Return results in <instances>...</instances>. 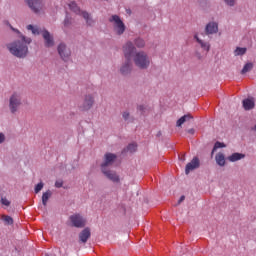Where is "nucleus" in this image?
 <instances>
[{
    "mask_svg": "<svg viewBox=\"0 0 256 256\" xmlns=\"http://www.w3.org/2000/svg\"><path fill=\"white\" fill-rule=\"evenodd\" d=\"M10 29L16 33L17 39L6 44V49H8L9 53L18 59H25L27 55H29V45L32 43V39L23 35L19 30L13 28V26L9 25Z\"/></svg>",
    "mask_w": 256,
    "mask_h": 256,
    "instance_id": "f257e3e1",
    "label": "nucleus"
},
{
    "mask_svg": "<svg viewBox=\"0 0 256 256\" xmlns=\"http://www.w3.org/2000/svg\"><path fill=\"white\" fill-rule=\"evenodd\" d=\"M117 159V155L113 153H106L104 156V162L101 164L102 173L107 177V179H110V181H113V183H119V175H117L116 172L108 170L107 168L110 167V165H113L115 160Z\"/></svg>",
    "mask_w": 256,
    "mask_h": 256,
    "instance_id": "f03ea898",
    "label": "nucleus"
},
{
    "mask_svg": "<svg viewBox=\"0 0 256 256\" xmlns=\"http://www.w3.org/2000/svg\"><path fill=\"white\" fill-rule=\"evenodd\" d=\"M21 105H23V94L19 91H14L8 99L10 113H12V115L19 113Z\"/></svg>",
    "mask_w": 256,
    "mask_h": 256,
    "instance_id": "7ed1b4c3",
    "label": "nucleus"
},
{
    "mask_svg": "<svg viewBox=\"0 0 256 256\" xmlns=\"http://www.w3.org/2000/svg\"><path fill=\"white\" fill-rule=\"evenodd\" d=\"M26 29L27 31H31L32 35H42L46 47H53V45H55V40H53V35H51L49 31L41 30L39 26H33L31 24H29L26 27Z\"/></svg>",
    "mask_w": 256,
    "mask_h": 256,
    "instance_id": "20e7f679",
    "label": "nucleus"
},
{
    "mask_svg": "<svg viewBox=\"0 0 256 256\" xmlns=\"http://www.w3.org/2000/svg\"><path fill=\"white\" fill-rule=\"evenodd\" d=\"M133 61L138 69H149L151 66V57L145 51L136 52Z\"/></svg>",
    "mask_w": 256,
    "mask_h": 256,
    "instance_id": "39448f33",
    "label": "nucleus"
},
{
    "mask_svg": "<svg viewBox=\"0 0 256 256\" xmlns=\"http://www.w3.org/2000/svg\"><path fill=\"white\" fill-rule=\"evenodd\" d=\"M109 22L111 23L116 35H123V33H125V29H127V27L119 15H112L109 18Z\"/></svg>",
    "mask_w": 256,
    "mask_h": 256,
    "instance_id": "423d86ee",
    "label": "nucleus"
},
{
    "mask_svg": "<svg viewBox=\"0 0 256 256\" xmlns=\"http://www.w3.org/2000/svg\"><path fill=\"white\" fill-rule=\"evenodd\" d=\"M68 7L71 11H73V13H76V15H80L81 17H83V19H85L87 25H89L90 27L93 26L95 24V21H93V18H91V15H89V13L82 11L79 6H77V3L75 2H70L68 4Z\"/></svg>",
    "mask_w": 256,
    "mask_h": 256,
    "instance_id": "0eeeda50",
    "label": "nucleus"
},
{
    "mask_svg": "<svg viewBox=\"0 0 256 256\" xmlns=\"http://www.w3.org/2000/svg\"><path fill=\"white\" fill-rule=\"evenodd\" d=\"M26 5H28L29 9L33 11V13H41L43 9H45V3L43 0H24Z\"/></svg>",
    "mask_w": 256,
    "mask_h": 256,
    "instance_id": "6e6552de",
    "label": "nucleus"
},
{
    "mask_svg": "<svg viewBox=\"0 0 256 256\" xmlns=\"http://www.w3.org/2000/svg\"><path fill=\"white\" fill-rule=\"evenodd\" d=\"M95 105V94H86L84 96V100L82 105L80 106V109H82V111H89L90 109L93 108V106Z\"/></svg>",
    "mask_w": 256,
    "mask_h": 256,
    "instance_id": "1a4fd4ad",
    "label": "nucleus"
},
{
    "mask_svg": "<svg viewBox=\"0 0 256 256\" xmlns=\"http://www.w3.org/2000/svg\"><path fill=\"white\" fill-rule=\"evenodd\" d=\"M72 227L81 229L87 225V220L80 214H74L69 217Z\"/></svg>",
    "mask_w": 256,
    "mask_h": 256,
    "instance_id": "9d476101",
    "label": "nucleus"
},
{
    "mask_svg": "<svg viewBox=\"0 0 256 256\" xmlns=\"http://www.w3.org/2000/svg\"><path fill=\"white\" fill-rule=\"evenodd\" d=\"M193 39H194V41H196V43H198V45L202 49V52L204 53V55H207V53H209V51H211V43L199 38V33L195 32L193 35Z\"/></svg>",
    "mask_w": 256,
    "mask_h": 256,
    "instance_id": "9b49d317",
    "label": "nucleus"
},
{
    "mask_svg": "<svg viewBox=\"0 0 256 256\" xmlns=\"http://www.w3.org/2000/svg\"><path fill=\"white\" fill-rule=\"evenodd\" d=\"M58 53L63 61H69L71 58V49L67 48L65 43H60L58 45Z\"/></svg>",
    "mask_w": 256,
    "mask_h": 256,
    "instance_id": "f8f14e48",
    "label": "nucleus"
},
{
    "mask_svg": "<svg viewBox=\"0 0 256 256\" xmlns=\"http://www.w3.org/2000/svg\"><path fill=\"white\" fill-rule=\"evenodd\" d=\"M122 51L124 53L125 59L131 60V58L133 57V53H135V45L133 44V42L128 41L123 46Z\"/></svg>",
    "mask_w": 256,
    "mask_h": 256,
    "instance_id": "ddd939ff",
    "label": "nucleus"
},
{
    "mask_svg": "<svg viewBox=\"0 0 256 256\" xmlns=\"http://www.w3.org/2000/svg\"><path fill=\"white\" fill-rule=\"evenodd\" d=\"M219 33V23L216 21H210L205 26V34L206 35H217Z\"/></svg>",
    "mask_w": 256,
    "mask_h": 256,
    "instance_id": "4468645a",
    "label": "nucleus"
},
{
    "mask_svg": "<svg viewBox=\"0 0 256 256\" xmlns=\"http://www.w3.org/2000/svg\"><path fill=\"white\" fill-rule=\"evenodd\" d=\"M131 71H133V64L130 59H126L120 67V73L125 76L130 75Z\"/></svg>",
    "mask_w": 256,
    "mask_h": 256,
    "instance_id": "2eb2a0df",
    "label": "nucleus"
},
{
    "mask_svg": "<svg viewBox=\"0 0 256 256\" xmlns=\"http://www.w3.org/2000/svg\"><path fill=\"white\" fill-rule=\"evenodd\" d=\"M200 165H201V162L199 161V159L197 157H194L191 160V162H189L186 165V168H185L186 175H189L190 171H195V169H199Z\"/></svg>",
    "mask_w": 256,
    "mask_h": 256,
    "instance_id": "dca6fc26",
    "label": "nucleus"
},
{
    "mask_svg": "<svg viewBox=\"0 0 256 256\" xmlns=\"http://www.w3.org/2000/svg\"><path fill=\"white\" fill-rule=\"evenodd\" d=\"M90 237H91V229L89 228H85L79 234V240L81 241V243H87Z\"/></svg>",
    "mask_w": 256,
    "mask_h": 256,
    "instance_id": "f3484780",
    "label": "nucleus"
},
{
    "mask_svg": "<svg viewBox=\"0 0 256 256\" xmlns=\"http://www.w3.org/2000/svg\"><path fill=\"white\" fill-rule=\"evenodd\" d=\"M245 111H251V109L255 108V99L246 98L242 102Z\"/></svg>",
    "mask_w": 256,
    "mask_h": 256,
    "instance_id": "a211bd4d",
    "label": "nucleus"
},
{
    "mask_svg": "<svg viewBox=\"0 0 256 256\" xmlns=\"http://www.w3.org/2000/svg\"><path fill=\"white\" fill-rule=\"evenodd\" d=\"M241 159H245V154L235 152L232 155L228 156V161H230V163H235L237 161H241Z\"/></svg>",
    "mask_w": 256,
    "mask_h": 256,
    "instance_id": "6ab92c4d",
    "label": "nucleus"
},
{
    "mask_svg": "<svg viewBox=\"0 0 256 256\" xmlns=\"http://www.w3.org/2000/svg\"><path fill=\"white\" fill-rule=\"evenodd\" d=\"M215 161L219 167H225V154L224 153H218L215 156Z\"/></svg>",
    "mask_w": 256,
    "mask_h": 256,
    "instance_id": "aec40b11",
    "label": "nucleus"
},
{
    "mask_svg": "<svg viewBox=\"0 0 256 256\" xmlns=\"http://www.w3.org/2000/svg\"><path fill=\"white\" fill-rule=\"evenodd\" d=\"M52 195H53V192H51V190H47L46 192L43 193L42 205H44V207H47V203H48L49 199H51Z\"/></svg>",
    "mask_w": 256,
    "mask_h": 256,
    "instance_id": "412c9836",
    "label": "nucleus"
},
{
    "mask_svg": "<svg viewBox=\"0 0 256 256\" xmlns=\"http://www.w3.org/2000/svg\"><path fill=\"white\" fill-rule=\"evenodd\" d=\"M72 23H73V20L67 14L66 18L64 20V26H63L64 31H67L68 29H71Z\"/></svg>",
    "mask_w": 256,
    "mask_h": 256,
    "instance_id": "4be33fe9",
    "label": "nucleus"
},
{
    "mask_svg": "<svg viewBox=\"0 0 256 256\" xmlns=\"http://www.w3.org/2000/svg\"><path fill=\"white\" fill-rule=\"evenodd\" d=\"M245 53H247V48L237 47L234 51L235 57L245 55Z\"/></svg>",
    "mask_w": 256,
    "mask_h": 256,
    "instance_id": "5701e85b",
    "label": "nucleus"
},
{
    "mask_svg": "<svg viewBox=\"0 0 256 256\" xmlns=\"http://www.w3.org/2000/svg\"><path fill=\"white\" fill-rule=\"evenodd\" d=\"M251 69H253V63L251 62L246 63L241 71L242 75H245V73H249Z\"/></svg>",
    "mask_w": 256,
    "mask_h": 256,
    "instance_id": "b1692460",
    "label": "nucleus"
},
{
    "mask_svg": "<svg viewBox=\"0 0 256 256\" xmlns=\"http://www.w3.org/2000/svg\"><path fill=\"white\" fill-rule=\"evenodd\" d=\"M2 221H4L5 225H13V218L11 216L2 215Z\"/></svg>",
    "mask_w": 256,
    "mask_h": 256,
    "instance_id": "393cba45",
    "label": "nucleus"
},
{
    "mask_svg": "<svg viewBox=\"0 0 256 256\" xmlns=\"http://www.w3.org/2000/svg\"><path fill=\"white\" fill-rule=\"evenodd\" d=\"M187 119H191L190 115H184L182 116L178 121H177V127H181L183 125V123H185V121H187Z\"/></svg>",
    "mask_w": 256,
    "mask_h": 256,
    "instance_id": "a878e982",
    "label": "nucleus"
},
{
    "mask_svg": "<svg viewBox=\"0 0 256 256\" xmlns=\"http://www.w3.org/2000/svg\"><path fill=\"white\" fill-rule=\"evenodd\" d=\"M223 147H226V145L222 142H216L214 144L213 150H212V155L217 151V149H223Z\"/></svg>",
    "mask_w": 256,
    "mask_h": 256,
    "instance_id": "bb28decb",
    "label": "nucleus"
},
{
    "mask_svg": "<svg viewBox=\"0 0 256 256\" xmlns=\"http://www.w3.org/2000/svg\"><path fill=\"white\" fill-rule=\"evenodd\" d=\"M135 45H136V47L141 49V48L145 47V40L138 38L135 40Z\"/></svg>",
    "mask_w": 256,
    "mask_h": 256,
    "instance_id": "cd10ccee",
    "label": "nucleus"
},
{
    "mask_svg": "<svg viewBox=\"0 0 256 256\" xmlns=\"http://www.w3.org/2000/svg\"><path fill=\"white\" fill-rule=\"evenodd\" d=\"M138 111L141 113V115H145V113H147L149 111V109L147 108L146 105H139L137 107Z\"/></svg>",
    "mask_w": 256,
    "mask_h": 256,
    "instance_id": "c85d7f7f",
    "label": "nucleus"
},
{
    "mask_svg": "<svg viewBox=\"0 0 256 256\" xmlns=\"http://www.w3.org/2000/svg\"><path fill=\"white\" fill-rule=\"evenodd\" d=\"M127 151H129L130 153H135V151H137V144L135 143L129 144L127 146Z\"/></svg>",
    "mask_w": 256,
    "mask_h": 256,
    "instance_id": "c756f323",
    "label": "nucleus"
},
{
    "mask_svg": "<svg viewBox=\"0 0 256 256\" xmlns=\"http://www.w3.org/2000/svg\"><path fill=\"white\" fill-rule=\"evenodd\" d=\"M228 7H235V3H237V0H223Z\"/></svg>",
    "mask_w": 256,
    "mask_h": 256,
    "instance_id": "7c9ffc66",
    "label": "nucleus"
},
{
    "mask_svg": "<svg viewBox=\"0 0 256 256\" xmlns=\"http://www.w3.org/2000/svg\"><path fill=\"white\" fill-rule=\"evenodd\" d=\"M0 203L1 205H5V207H9V205H11V202L7 198H1Z\"/></svg>",
    "mask_w": 256,
    "mask_h": 256,
    "instance_id": "2f4dec72",
    "label": "nucleus"
},
{
    "mask_svg": "<svg viewBox=\"0 0 256 256\" xmlns=\"http://www.w3.org/2000/svg\"><path fill=\"white\" fill-rule=\"evenodd\" d=\"M44 187V184L43 182H40L38 183L36 186H35V193H39Z\"/></svg>",
    "mask_w": 256,
    "mask_h": 256,
    "instance_id": "473e14b6",
    "label": "nucleus"
},
{
    "mask_svg": "<svg viewBox=\"0 0 256 256\" xmlns=\"http://www.w3.org/2000/svg\"><path fill=\"white\" fill-rule=\"evenodd\" d=\"M122 117H123L124 121H129V117H130L129 112L128 111H124L122 113Z\"/></svg>",
    "mask_w": 256,
    "mask_h": 256,
    "instance_id": "72a5a7b5",
    "label": "nucleus"
},
{
    "mask_svg": "<svg viewBox=\"0 0 256 256\" xmlns=\"http://www.w3.org/2000/svg\"><path fill=\"white\" fill-rule=\"evenodd\" d=\"M55 187H57V189H60V187H63V181L62 180H57L55 182Z\"/></svg>",
    "mask_w": 256,
    "mask_h": 256,
    "instance_id": "f704fd0d",
    "label": "nucleus"
},
{
    "mask_svg": "<svg viewBox=\"0 0 256 256\" xmlns=\"http://www.w3.org/2000/svg\"><path fill=\"white\" fill-rule=\"evenodd\" d=\"M6 137L3 132H0V145H3V142L5 141Z\"/></svg>",
    "mask_w": 256,
    "mask_h": 256,
    "instance_id": "c9c22d12",
    "label": "nucleus"
},
{
    "mask_svg": "<svg viewBox=\"0 0 256 256\" xmlns=\"http://www.w3.org/2000/svg\"><path fill=\"white\" fill-rule=\"evenodd\" d=\"M185 201V196H181L178 203H183Z\"/></svg>",
    "mask_w": 256,
    "mask_h": 256,
    "instance_id": "e433bc0d",
    "label": "nucleus"
},
{
    "mask_svg": "<svg viewBox=\"0 0 256 256\" xmlns=\"http://www.w3.org/2000/svg\"><path fill=\"white\" fill-rule=\"evenodd\" d=\"M196 57L198 58V59H201V53H199V52H196Z\"/></svg>",
    "mask_w": 256,
    "mask_h": 256,
    "instance_id": "4c0bfd02",
    "label": "nucleus"
},
{
    "mask_svg": "<svg viewBox=\"0 0 256 256\" xmlns=\"http://www.w3.org/2000/svg\"><path fill=\"white\" fill-rule=\"evenodd\" d=\"M188 133H190L191 135H193L195 133V130L194 129H190L188 130Z\"/></svg>",
    "mask_w": 256,
    "mask_h": 256,
    "instance_id": "58836bf2",
    "label": "nucleus"
},
{
    "mask_svg": "<svg viewBox=\"0 0 256 256\" xmlns=\"http://www.w3.org/2000/svg\"><path fill=\"white\" fill-rule=\"evenodd\" d=\"M181 159H182L183 161H185V156H183Z\"/></svg>",
    "mask_w": 256,
    "mask_h": 256,
    "instance_id": "ea45409f",
    "label": "nucleus"
},
{
    "mask_svg": "<svg viewBox=\"0 0 256 256\" xmlns=\"http://www.w3.org/2000/svg\"><path fill=\"white\" fill-rule=\"evenodd\" d=\"M45 256H49V255H45Z\"/></svg>",
    "mask_w": 256,
    "mask_h": 256,
    "instance_id": "a19ab883",
    "label": "nucleus"
}]
</instances>
